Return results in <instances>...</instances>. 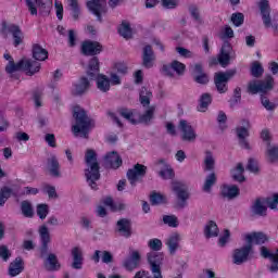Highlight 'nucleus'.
I'll return each instance as SVG.
<instances>
[{
    "label": "nucleus",
    "mask_w": 278,
    "mask_h": 278,
    "mask_svg": "<svg viewBox=\"0 0 278 278\" xmlns=\"http://www.w3.org/2000/svg\"><path fill=\"white\" fill-rule=\"evenodd\" d=\"M253 251L252 244H245L241 248L235 249L232 253V263L237 266H241L244 262H249V255Z\"/></svg>",
    "instance_id": "obj_9"
},
{
    "label": "nucleus",
    "mask_w": 278,
    "mask_h": 278,
    "mask_svg": "<svg viewBox=\"0 0 278 278\" xmlns=\"http://www.w3.org/2000/svg\"><path fill=\"white\" fill-rule=\"evenodd\" d=\"M94 79H97V88L100 90V92H109L111 83L108 76L98 74Z\"/></svg>",
    "instance_id": "obj_37"
},
{
    "label": "nucleus",
    "mask_w": 278,
    "mask_h": 278,
    "mask_svg": "<svg viewBox=\"0 0 278 278\" xmlns=\"http://www.w3.org/2000/svg\"><path fill=\"white\" fill-rule=\"evenodd\" d=\"M73 118L75 124L72 126L74 136L80 138H88L90 129H92V119L88 116L86 110L77 105L73 109Z\"/></svg>",
    "instance_id": "obj_1"
},
{
    "label": "nucleus",
    "mask_w": 278,
    "mask_h": 278,
    "mask_svg": "<svg viewBox=\"0 0 278 278\" xmlns=\"http://www.w3.org/2000/svg\"><path fill=\"white\" fill-rule=\"evenodd\" d=\"M91 260L94 264H99L101 261L102 264H112V262H114V255H112L110 251L96 250Z\"/></svg>",
    "instance_id": "obj_24"
},
{
    "label": "nucleus",
    "mask_w": 278,
    "mask_h": 278,
    "mask_svg": "<svg viewBox=\"0 0 278 278\" xmlns=\"http://www.w3.org/2000/svg\"><path fill=\"white\" fill-rule=\"evenodd\" d=\"M118 114L122 115L123 118L131 123V125H138V119L134 118V112L129 109H119Z\"/></svg>",
    "instance_id": "obj_45"
},
{
    "label": "nucleus",
    "mask_w": 278,
    "mask_h": 278,
    "mask_svg": "<svg viewBox=\"0 0 278 278\" xmlns=\"http://www.w3.org/2000/svg\"><path fill=\"white\" fill-rule=\"evenodd\" d=\"M217 123L219 125L220 129H227V114H225V112L219 111L218 115H217Z\"/></svg>",
    "instance_id": "obj_63"
},
{
    "label": "nucleus",
    "mask_w": 278,
    "mask_h": 278,
    "mask_svg": "<svg viewBox=\"0 0 278 278\" xmlns=\"http://www.w3.org/2000/svg\"><path fill=\"white\" fill-rule=\"evenodd\" d=\"M266 156L271 164H278V147L267 149Z\"/></svg>",
    "instance_id": "obj_49"
},
{
    "label": "nucleus",
    "mask_w": 278,
    "mask_h": 278,
    "mask_svg": "<svg viewBox=\"0 0 278 278\" xmlns=\"http://www.w3.org/2000/svg\"><path fill=\"white\" fill-rule=\"evenodd\" d=\"M216 166V159H214V154L211 151L205 152L204 156V170H214Z\"/></svg>",
    "instance_id": "obj_42"
},
{
    "label": "nucleus",
    "mask_w": 278,
    "mask_h": 278,
    "mask_svg": "<svg viewBox=\"0 0 278 278\" xmlns=\"http://www.w3.org/2000/svg\"><path fill=\"white\" fill-rule=\"evenodd\" d=\"M0 257L3 262H8L12 257V252L5 245H0Z\"/></svg>",
    "instance_id": "obj_64"
},
{
    "label": "nucleus",
    "mask_w": 278,
    "mask_h": 278,
    "mask_svg": "<svg viewBox=\"0 0 278 278\" xmlns=\"http://www.w3.org/2000/svg\"><path fill=\"white\" fill-rule=\"evenodd\" d=\"M172 68H174V73H177L178 75H184L186 72V65L179 61H173Z\"/></svg>",
    "instance_id": "obj_60"
},
{
    "label": "nucleus",
    "mask_w": 278,
    "mask_h": 278,
    "mask_svg": "<svg viewBox=\"0 0 278 278\" xmlns=\"http://www.w3.org/2000/svg\"><path fill=\"white\" fill-rule=\"evenodd\" d=\"M212 104V94L203 93L200 97V104L198 106V112H207V108Z\"/></svg>",
    "instance_id": "obj_40"
},
{
    "label": "nucleus",
    "mask_w": 278,
    "mask_h": 278,
    "mask_svg": "<svg viewBox=\"0 0 278 278\" xmlns=\"http://www.w3.org/2000/svg\"><path fill=\"white\" fill-rule=\"evenodd\" d=\"M274 84L273 76H267L264 80H251L248 85V92L250 94H266V92L273 90Z\"/></svg>",
    "instance_id": "obj_3"
},
{
    "label": "nucleus",
    "mask_w": 278,
    "mask_h": 278,
    "mask_svg": "<svg viewBox=\"0 0 278 278\" xmlns=\"http://www.w3.org/2000/svg\"><path fill=\"white\" fill-rule=\"evenodd\" d=\"M11 195H12V189L8 187H3L2 189H0V206L1 207L5 205V202L8 201V199H10Z\"/></svg>",
    "instance_id": "obj_50"
},
{
    "label": "nucleus",
    "mask_w": 278,
    "mask_h": 278,
    "mask_svg": "<svg viewBox=\"0 0 278 278\" xmlns=\"http://www.w3.org/2000/svg\"><path fill=\"white\" fill-rule=\"evenodd\" d=\"M38 3L39 0H26V5L33 16H36L38 14Z\"/></svg>",
    "instance_id": "obj_55"
},
{
    "label": "nucleus",
    "mask_w": 278,
    "mask_h": 278,
    "mask_svg": "<svg viewBox=\"0 0 278 278\" xmlns=\"http://www.w3.org/2000/svg\"><path fill=\"white\" fill-rule=\"evenodd\" d=\"M265 204H266L270 210H277V205H278V193H274L273 197L266 198V199H265Z\"/></svg>",
    "instance_id": "obj_56"
},
{
    "label": "nucleus",
    "mask_w": 278,
    "mask_h": 278,
    "mask_svg": "<svg viewBox=\"0 0 278 278\" xmlns=\"http://www.w3.org/2000/svg\"><path fill=\"white\" fill-rule=\"evenodd\" d=\"M72 268L74 270H81L84 268V250L79 247L72 249Z\"/></svg>",
    "instance_id": "obj_19"
},
{
    "label": "nucleus",
    "mask_w": 278,
    "mask_h": 278,
    "mask_svg": "<svg viewBox=\"0 0 278 278\" xmlns=\"http://www.w3.org/2000/svg\"><path fill=\"white\" fill-rule=\"evenodd\" d=\"M116 231L123 238H131V220L122 218L116 224Z\"/></svg>",
    "instance_id": "obj_21"
},
{
    "label": "nucleus",
    "mask_w": 278,
    "mask_h": 278,
    "mask_svg": "<svg viewBox=\"0 0 278 278\" xmlns=\"http://www.w3.org/2000/svg\"><path fill=\"white\" fill-rule=\"evenodd\" d=\"M245 241L253 247V244H264L268 241V237L263 232H253L245 236Z\"/></svg>",
    "instance_id": "obj_27"
},
{
    "label": "nucleus",
    "mask_w": 278,
    "mask_h": 278,
    "mask_svg": "<svg viewBox=\"0 0 278 278\" xmlns=\"http://www.w3.org/2000/svg\"><path fill=\"white\" fill-rule=\"evenodd\" d=\"M163 223L168 225V227H179V219L175 215H165L163 216Z\"/></svg>",
    "instance_id": "obj_51"
},
{
    "label": "nucleus",
    "mask_w": 278,
    "mask_h": 278,
    "mask_svg": "<svg viewBox=\"0 0 278 278\" xmlns=\"http://www.w3.org/2000/svg\"><path fill=\"white\" fill-rule=\"evenodd\" d=\"M104 164L109 168H121L123 164V159H121V155H118V152L113 151L105 155Z\"/></svg>",
    "instance_id": "obj_23"
},
{
    "label": "nucleus",
    "mask_w": 278,
    "mask_h": 278,
    "mask_svg": "<svg viewBox=\"0 0 278 278\" xmlns=\"http://www.w3.org/2000/svg\"><path fill=\"white\" fill-rule=\"evenodd\" d=\"M33 58L38 62H45L47 58H49V52L47 49L42 48L40 45L35 43L33 45Z\"/></svg>",
    "instance_id": "obj_33"
},
{
    "label": "nucleus",
    "mask_w": 278,
    "mask_h": 278,
    "mask_svg": "<svg viewBox=\"0 0 278 278\" xmlns=\"http://www.w3.org/2000/svg\"><path fill=\"white\" fill-rule=\"evenodd\" d=\"M240 194V189L236 185H224L222 187V197L225 199H236Z\"/></svg>",
    "instance_id": "obj_30"
},
{
    "label": "nucleus",
    "mask_w": 278,
    "mask_h": 278,
    "mask_svg": "<svg viewBox=\"0 0 278 278\" xmlns=\"http://www.w3.org/2000/svg\"><path fill=\"white\" fill-rule=\"evenodd\" d=\"M178 131H180V138L184 142H194L197 140V130L186 119H180L178 123Z\"/></svg>",
    "instance_id": "obj_8"
},
{
    "label": "nucleus",
    "mask_w": 278,
    "mask_h": 278,
    "mask_svg": "<svg viewBox=\"0 0 278 278\" xmlns=\"http://www.w3.org/2000/svg\"><path fill=\"white\" fill-rule=\"evenodd\" d=\"M47 168L51 177H54V178L62 177V173L60 172V161H58V156H55L54 154L48 157Z\"/></svg>",
    "instance_id": "obj_18"
},
{
    "label": "nucleus",
    "mask_w": 278,
    "mask_h": 278,
    "mask_svg": "<svg viewBox=\"0 0 278 278\" xmlns=\"http://www.w3.org/2000/svg\"><path fill=\"white\" fill-rule=\"evenodd\" d=\"M236 59V52H233V48H231V43L224 42L222 47V52L218 58V62L220 66H228L229 60Z\"/></svg>",
    "instance_id": "obj_14"
},
{
    "label": "nucleus",
    "mask_w": 278,
    "mask_h": 278,
    "mask_svg": "<svg viewBox=\"0 0 278 278\" xmlns=\"http://www.w3.org/2000/svg\"><path fill=\"white\" fill-rule=\"evenodd\" d=\"M90 88V80L86 78V76H83L78 84L74 86V94H84L86 90Z\"/></svg>",
    "instance_id": "obj_38"
},
{
    "label": "nucleus",
    "mask_w": 278,
    "mask_h": 278,
    "mask_svg": "<svg viewBox=\"0 0 278 278\" xmlns=\"http://www.w3.org/2000/svg\"><path fill=\"white\" fill-rule=\"evenodd\" d=\"M113 73H118L119 75H127V64L123 62L115 63L113 66Z\"/></svg>",
    "instance_id": "obj_61"
},
{
    "label": "nucleus",
    "mask_w": 278,
    "mask_h": 278,
    "mask_svg": "<svg viewBox=\"0 0 278 278\" xmlns=\"http://www.w3.org/2000/svg\"><path fill=\"white\" fill-rule=\"evenodd\" d=\"M70 8L72 10L74 21H77V18H79V4L77 0H70Z\"/></svg>",
    "instance_id": "obj_57"
},
{
    "label": "nucleus",
    "mask_w": 278,
    "mask_h": 278,
    "mask_svg": "<svg viewBox=\"0 0 278 278\" xmlns=\"http://www.w3.org/2000/svg\"><path fill=\"white\" fill-rule=\"evenodd\" d=\"M230 175L233 181H238L239 184H243V181L247 180V178H244V166L242 163H238L237 166L230 170Z\"/></svg>",
    "instance_id": "obj_34"
},
{
    "label": "nucleus",
    "mask_w": 278,
    "mask_h": 278,
    "mask_svg": "<svg viewBox=\"0 0 278 278\" xmlns=\"http://www.w3.org/2000/svg\"><path fill=\"white\" fill-rule=\"evenodd\" d=\"M39 12L42 16H49L51 9L53 8L52 0H39L38 2Z\"/></svg>",
    "instance_id": "obj_39"
},
{
    "label": "nucleus",
    "mask_w": 278,
    "mask_h": 278,
    "mask_svg": "<svg viewBox=\"0 0 278 278\" xmlns=\"http://www.w3.org/2000/svg\"><path fill=\"white\" fill-rule=\"evenodd\" d=\"M38 233L41 244H49V242H51V233L49 232V227H47V225L40 226Z\"/></svg>",
    "instance_id": "obj_41"
},
{
    "label": "nucleus",
    "mask_w": 278,
    "mask_h": 278,
    "mask_svg": "<svg viewBox=\"0 0 278 278\" xmlns=\"http://www.w3.org/2000/svg\"><path fill=\"white\" fill-rule=\"evenodd\" d=\"M103 51V46L97 41H84L81 45L83 55H99Z\"/></svg>",
    "instance_id": "obj_16"
},
{
    "label": "nucleus",
    "mask_w": 278,
    "mask_h": 278,
    "mask_svg": "<svg viewBox=\"0 0 278 278\" xmlns=\"http://www.w3.org/2000/svg\"><path fill=\"white\" fill-rule=\"evenodd\" d=\"M164 169H162L159 175L160 177H162V179H173V177H175V173L173 172V168H170V166L167 167H163Z\"/></svg>",
    "instance_id": "obj_62"
},
{
    "label": "nucleus",
    "mask_w": 278,
    "mask_h": 278,
    "mask_svg": "<svg viewBox=\"0 0 278 278\" xmlns=\"http://www.w3.org/2000/svg\"><path fill=\"white\" fill-rule=\"evenodd\" d=\"M148 247L149 249H151V251H154V253L156 251H162V240L154 238V239H150L148 241Z\"/></svg>",
    "instance_id": "obj_54"
},
{
    "label": "nucleus",
    "mask_w": 278,
    "mask_h": 278,
    "mask_svg": "<svg viewBox=\"0 0 278 278\" xmlns=\"http://www.w3.org/2000/svg\"><path fill=\"white\" fill-rule=\"evenodd\" d=\"M118 31L123 38H131V27L129 26V23L123 22Z\"/></svg>",
    "instance_id": "obj_52"
},
{
    "label": "nucleus",
    "mask_w": 278,
    "mask_h": 278,
    "mask_svg": "<svg viewBox=\"0 0 278 278\" xmlns=\"http://www.w3.org/2000/svg\"><path fill=\"white\" fill-rule=\"evenodd\" d=\"M166 202V198H164V195L160 194V193H152L150 195V203L151 205H162V203Z\"/></svg>",
    "instance_id": "obj_53"
},
{
    "label": "nucleus",
    "mask_w": 278,
    "mask_h": 278,
    "mask_svg": "<svg viewBox=\"0 0 278 278\" xmlns=\"http://www.w3.org/2000/svg\"><path fill=\"white\" fill-rule=\"evenodd\" d=\"M261 255L265 257V260H270L271 265L268 266L269 273H278V250L270 252L266 247H262Z\"/></svg>",
    "instance_id": "obj_17"
},
{
    "label": "nucleus",
    "mask_w": 278,
    "mask_h": 278,
    "mask_svg": "<svg viewBox=\"0 0 278 278\" xmlns=\"http://www.w3.org/2000/svg\"><path fill=\"white\" fill-rule=\"evenodd\" d=\"M48 214H49V206L47 204H39L37 206V216H39L41 220H45Z\"/></svg>",
    "instance_id": "obj_59"
},
{
    "label": "nucleus",
    "mask_w": 278,
    "mask_h": 278,
    "mask_svg": "<svg viewBox=\"0 0 278 278\" xmlns=\"http://www.w3.org/2000/svg\"><path fill=\"white\" fill-rule=\"evenodd\" d=\"M141 258L140 251L130 249L128 257L123 262V266L126 270H136V267L140 266Z\"/></svg>",
    "instance_id": "obj_15"
},
{
    "label": "nucleus",
    "mask_w": 278,
    "mask_h": 278,
    "mask_svg": "<svg viewBox=\"0 0 278 278\" xmlns=\"http://www.w3.org/2000/svg\"><path fill=\"white\" fill-rule=\"evenodd\" d=\"M258 8L261 10V16L264 26L266 28L271 27L275 31H277V23H273V20H270V4L268 3V0H261L258 3Z\"/></svg>",
    "instance_id": "obj_10"
},
{
    "label": "nucleus",
    "mask_w": 278,
    "mask_h": 278,
    "mask_svg": "<svg viewBox=\"0 0 278 278\" xmlns=\"http://www.w3.org/2000/svg\"><path fill=\"white\" fill-rule=\"evenodd\" d=\"M268 212V206H266V199L257 198L251 206V213L253 216H266Z\"/></svg>",
    "instance_id": "obj_20"
},
{
    "label": "nucleus",
    "mask_w": 278,
    "mask_h": 278,
    "mask_svg": "<svg viewBox=\"0 0 278 278\" xmlns=\"http://www.w3.org/2000/svg\"><path fill=\"white\" fill-rule=\"evenodd\" d=\"M1 33L5 38L10 35L12 36L14 47L23 45V40H25V35L23 34L21 26L16 24H8L3 22Z\"/></svg>",
    "instance_id": "obj_4"
},
{
    "label": "nucleus",
    "mask_w": 278,
    "mask_h": 278,
    "mask_svg": "<svg viewBox=\"0 0 278 278\" xmlns=\"http://www.w3.org/2000/svg\"><path fill=\"white\" fill-rule=\"evenodd\" d=\"M99 74V59L93 56L89 61L88 70H87V77H89L90 81L97 79Z\"/></svg>",
    "instance_id": "obj_28"
},
{
    "label": "nucleus",
    "mask_w": 278,
    "mask_h": 278,
    "mask_svg": "<svg viewBox=\"0 0 278 278\" xmlns=\"http://www.w3.org/2000/svg\"><path fill=\"white\" fill-rule=\"evenodd\" d=\"M153 118H155V106H150L143 114L139 116L137 123H141L142 125H151V123H153Z\"/></svg>",
    "instance_id": "obj_36"
},
{
    "label": "nucleus",
    "mask_w": 278,
    "mask_h": 278,
    "mask_svg": "<svg viewBox=\"0 0 278 278\" xmlns=\"http://www.w3.org/2000/svg\"><path fill=\"white\" fill-rule=\"evenodd\" d=\"M85 164L87 166L85 169L87 184L91 187V190H98L97 182L101 179V173L99 172L100 167L94 150H87L85 154Z\"/></svg>",
    "instance_id": "obj_2"
},
{
    "label": "nucleus",
    "mask_w": 278,
    "mask_h": 278,
    "mask_svg": "<svg viewBox=\"0 0 278 278\" xmlns=\"http://www.w3.org/2000/svg\"><path fill=\"white\" fill-rule=\"evenodd\" d=\"M147 257L153 278H164L162 276V262H164V254L160 252H149Z\"/></svg>",
    "instance_id": "obj_5"
},
{
    "label": "nucleus",
    "mask_w": 278,
    "mask_h": 278,
    "mask_svg": "<svg viewBox=\"0 0 278 278\" xmlns=\"http://www.w3.org/2000/svg\"><path fill=\"white\" fill-rule=\"evenodd\" d=\"M190 71L195 84H201L203 86H205V84H210V76L207 73L203 72V65L201 63L191 65Z\"/></svg>",
    "instance_id": "obj_12"
},
{
    "label": "nucleus",
    "mask_w": 278,
    "mask_h": 278,
    "mask_svg": "<svg viewBox=\"0 0 278 278\" xmlns=\"http://www.w3.org/2000/svg\"><path fill=\"white\" fill-rule=\"evenodd\" d=\"M233 75H236V70H230L226 73L225 72L215 73L214 84L219 94H225V92L229 90V87H227V84H229V79H231Z\"/></svg>",
    "instance_id": "obj_7"
},
{
    "label": "nucleus",
    "mask_w": 278,
    "mask_h": 278,
    "mask_svg": "<svg viewBox=\"0 0 278 278\" xmlns=\"http://www.w3.org/2000/svg\"><path fill=\"white\" fill-rule=\"evenodd\" d=\"M16 71H23V60L18 63H14V60H11L5 66V72L9 73V75H12V73H16Z\"/></svg>",
    "instance_id": "obj_46"
},
{
    "label": "nucleus",
    "mask_w": 278,
    "mask_h": 278,
    "mask_svg": "<svg viewBox=\"0 0 278 278\" xmlns=\"http://www.w3.org/2000/svg\"><path fill=\"white\" fill-rule=\"evenodd\" d=\"M236 131L240 147H242V149H249V141H247V138H249V128L239 126Z\"/></svg>",
    "instance_id": "obj_31"
},
{
    "label": "nucleus",
    "mask_w": 278,
    "mask_h": 278,
    "mask_svg": "<svg viewBox=\"0 0 278 278\" xmlns=\"http://www.w3.org/2000/svg\"><path fill=\"white\" fill-rule=\"evenodd\" d=\"M147 175V166L142 164H136L132 168L128 169L127 172V179L132 186V188H136V184L140 177H144Z\"/></svg>",
    "instance_id": "obj_11"
},
{
    "label": "nucleus",
    "mask_w": 278,
    "mask_h": 278,
    "mask_svg": "<svg viewBox=\"0 0 278 278\" xmlns=\"http://www.w3.org/2000/svg\"><path fill=\"white\" fill-rule=\"evenodd\" d=\"M87 8L101 21V14L108 12V2L105 0H90L87 2Z\"/></svg>",
    "instance_id": "obj_13"
},
{
    "label": "nucleus",
    "mask_w": 278,
    "mask_h": 278,
    "mask_svg": "<svg viewBox=\"0 0 278 278\" xmlns=\"http://www.w3.org/2000/svg\"><path fill=\"white\" fill-rule=\"evenodd\" d=\"M179 242H181V236L177 232L172 233L165 244L168 248L169 255H175L179 249Z\"/></svg>",
    "instance_id": "obj_26"
},
{
    "label": "nucleus",
    "mask_w": 278,
    "mask_h": 278,
    "mask_svg": "<svg viewBox=\"0 0 278 278\" xmlns=\"http://www.w3.org/2000/svg\"><path fill=\"white\" fill-rule=\"evenodd\" d=\"M153 62H155V53L151 46H146L142 53V66L144 68H153Z\"/></svg>",
    "instance_id": "obj_25"
},
{
    "label": "nucleus",
    "mask_w": 278,
    "mask_h": 278,
    "mask_svg": "<svg viewBox=\"0 0 278 278\" xmlns=\"http://www.w3.org/2000/svg\"><path fill=\"white\" fill-rule=\"evenodd\" d=\"M43 266L46 270H49L50 273H55V270H60L62 265H60L58 255L49 253L48 256L43 258Z\"/></svg>",
    "instance_id": "obj_22"
},
{
    "label": "nucleus",
    "mask_w": 278,
    "mask_h": 278,
    "mask_svg": "<svg viewBox=\"0 0 278 278\" xmlns=\"http://www.w3.org/2000/svg\"><path fill=\"white\" fill-rule=\"evenodd\" d=\"M173 192H175L177 197V207L179 210H184V207L188 206V199H190V193L188 192V187L181 182L174 181L172 184Z\"/></svg>",
    "instance_id": "obj_6"
},
{
    "label": "nucleus",
    "mask_w": 278,
    "mask_h": 278,
    "mask_svg": "<svg viewBox=\"0 0 278 278\" xmlns=\"http://www.w3.org/2000/svg\"><path fill=\"white\" fill-rule=\"evenodd\" d=\"M21 210L25 218H34V207L31 206V202L23 201L21 203Z\"/></svg>",
    "instance_id": "obj_43"
},
{
    "label": "nucleus",
    "mask_w": 278,
    "mask_h": 278,
    "mask_svg": "<svg viewBox=\"0 0 278 278\" xmlns=\"http://www.w3.org/2000/svg\"><path fill=\"white\" fill-rule=\"evenodd\" d=\"M251 75L252 77H262L264 75V67H262V64L257 61H254L251 66Z\"/></svg>",
    "instance_id": "obj_48"
},
{
    "label": "nucleus",
    "mask_w": 278,
    "mask_h": 278,
    "mask_svg": "<svg viewBox=\"0 0 278 278\" xmlns=\"http://www.w3.org/2000/svg\"><path fill=\"white\" fill-rule=\"evenodd\" d=\"M218 233H220V230L218 229V225H216V222L210 220L204 227V236L205 238H218Z\"/></svg>",
    "instance_id": "obj_32"
},
{
    "label": "nucleus",
    "mask_w": 278,
    "mask_h": 278,
    "mask_svg": "<svg viewBox=\"0 0 278 278\" xmlns=\"http://www.w3.org/2000/svg\"><path fill=\"white\" fill-rule=\"evenodd\" d=\"M22 71H25L27 75H35L40 71V63L38 61L22 60Z\"/></svg>",
    "instance_id": "obj_29"
},
{
    "label": "nucleus",
    "mask_w": 278,
    "mask_h": 278,
    "mask_svg": "<svg viewBox=\"0 0 278 278\" xmlns=\"http://www.w3.org/2000/svg\"><path fill=\"white\" fill-rule=\"evenodd\" d=\"M214 184H216V174L211 173L208 176H206V179L203 185V191L211 192L212 186H214Z\"/></svg>",
    "instance_id": "obj_47"
},
{
    "label": "nucleus",
    "mask_w": 278,
    "mask_h": 278,
    "mask_svg": "<svg viewBox=\"0 0 278 278\" xmlns=\"http://www.w3.org/2000/svg\"><path fill=\"white\" fill-rule=\"evenodd\" d=\"M231 22L233 23L235 27H240L244 24V14L242 13H233L231 15Z\"/></svg>",
    "instance_id": "obj_58"
},
{
    "label": "nucleus",
    "mask_w": 278,
    "mask_h": 278,
    "mask_svg": "<svg viewBox=\"0 0 278 278\" xmlns=\"http://www.w3.org/2000/svg\"><path fill=\"white\" fill-rule=\"evenodd\" d=\"M151 97H153V93L149 91L147 88H141L140 90V103L143 105V108H147V105H150L151 103Z\"/></svg>",
    "instance_id": "obj_44"
},
{
    "label": "nucleus",
    "mask_w": 278,
    "mask_h": 278,
    "mask_svg": "<svg viewBox=\"0 0 278 278\" xmlns=\"http://www.w3.org/2000/svg\"><path fill=\"white\" fill-rule=\"evenodd\" d=\"M23 269V258L16 257L9 266V275L10 277H16L21 275Z\"/></svg>",
    "instance_id": "obj_35"
}]
</instances>
